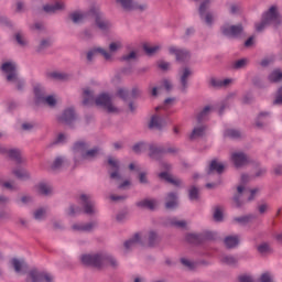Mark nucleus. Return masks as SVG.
Segmentation results:
<instances>
[{
  "mask_svg": "<svg viewBox=\"0 0 282 282\" xmlns=\"http://www.w3.org/2000/svg\"><path fill=\"white\" fill-rule=\"evenodd\" d=\"M98 54H100L101 56H104V58L106 61H111L113 58V55L111 53H109V51L97 46L91 48L88 53H87V59L88 61H94V58H96V56H98Z\"/></svg>",
  "mask_w": 282,
  "mask_h": 282,
  "instance_id": "ddd939ff",
  "label": "nucleus"
},
{
  "mask_svg": "<svg viewBox=\"0 0 282 282\" xmlns=\"http://www.w3.org/2000/svg\"><path fill=\"white\" fill-rule=\"evenodd\" d=\"M268 250H270V245H268V242H262L258 246V251L261 253L268 252Z\"/></svg>",
  "mask_w": 282,
  "mask_h": 282,
  "instance_id": "e2e57ef3",
  "label": "nucleus"
},
{
  "mask_svg": "<svg viewBox=\"0 0 282 282\" xmlns=\"http://www.w3.org/2000/svg\"><path fill=\"white\" fill-rule=\"evenodd\" d=\"M181 263L185 267L188 268V270H193V268H195V262L192 261L188 258H182L181 259Z\"/></svg>",
  "mask_w": 282,
  "mask_h": 282,
  "instance_id": "3c124183",
  "label": "nucleus"
},
{
  "mask_svg": "<svg viewBox=\"0 0 282 282\" xmlns=\"http://www.w3.org/2000/svg\"><path fill=\"white\" fill-rule=\"evenodd\" d=\"M239 241H241V238L238 235L227 236L225 238V246L227 248H236V246H239Z\"/></svg>",
  "mask_w": 282,
  "mask_h": 282,
  "instance_id": "c85d7f7f",
  "label": "nucleus"
},
{
  "mask_svg": "<svg viewBox=\"0 0 282 282\" xmlns=\"http://www.w3.org/2000/svg\"><path fill=\"white\" fill-rule=\"evenodd\" d=\"M199 198V189L197 187H191L189 188V199L192 202H195V199Z\"/></svg>",
  "mask_w": 282,
  "mask_h": 282,
  "instance_id": "8fccbe9b",
  "label": "nucleus"
},
{
  "mask_svg": "<svg viewBox=\"0 0 282 282\" xmlns=\"http://www.w3.org/2000/svg\"><path fill=\"white\" fill-rule=\"evenodd\" d=\"M76 118V112L74 111V108H68L64 110V112L59 116V122H66L69 123L72 120Z\"/></svg>",
  "mask_w": 282,
  "mask_h": 282,
  "instance_id": "b1692460",
  "label": "nucleus"
},
{
  "mask_svg": "<svg viewBox=\"0 0 282 282\" xmlns=\"http://www.w3.org/2000/svg\"><path fill=\"white\" fill-rule=\"evenodd\" d=\"M173 105H175V98H167L165 99L164 104L162 106H158L155 108V111H166V109H169L170 107H173Z\"/></svg>",
  "mask_w": 282,
  "mask_h": 282,
  "instance_id": "4c0bfd02",
  "label": "nucleus"
},
{
  "mask_svg": "<svg viewBox=\"0 0 282 282\" xmlns=\"http://www.w3.org/2000/svg\"><path fill=\"white\" fill-rule=\"evenodd\" d=\"M232 83H235V79L232 78H215L212 77L209 79V85H212V87H230V85H232Z\"/></svg>",
  "mask_w": 282,
  "mask_h": 282,
  "instance_id": "a211bd4d",
  "label": "nucleus"
},
{
  "mask_svg": "<svg viewBox=\"0 0 282 282\" xmlns=\"http://www.w3.org/2000/svg\"><path fill=\"white\" fill-rule=\"evenodd\" d=\"M269 80L271 83H279V80H282L281 69H275V70L271 72V74L269 75Z\"/></svg>",
  "mask_w": 282,
  "mask_h": 282,
  "instance_id": "a19ab883",
  "label": "nucleus"
},
{
  "mask_svg": "<svg viewBox=\"0 0 282 282\" xmlns=\"http://www.w3.org/2000/svg\"><path fill=\"white\" fill-rule=\"evenodd\" d=\"M169 52L176 56V61L180 63H184V61H188L191 58V53L184 48H180L177 46H170Z\"/></svg>",
  "mask_w": 282,
  "mask_h": 282,
  "instance_id": "2eb2a0df",
  "label": "nucleus"
},
{
  "mask_svg": "<svg viewBox=\"0 0 282 282\" xmlns=\"http://www.w3.org/2000/svg\"><path fill=\"white\" fill-rule=\"evenodd\" d=\"M2 72L7 76L9 83H19V75L17 74V63L6 62L2 64Z\"/></svg>",
  "mask_w": 282,
  "mask_h": 282,
  "instance_id": "6e6552de",
  "label": "nucleus"
},
{
  "mask_svg": "<svg viewBox=\"0 0 282 282\" xmlns=\"http://www.w3.org/2000/svg\"><path fill=\"white\" fill-rule=\"evenodd\" d=\"M166 126V121L164 119H161L160 116L154 115L151 117L149 122L150 129H162V127Z\"/></svg>",
  "mask_w": 282,
  "mask_h": 282,
  "instance_id": "5701e85b",
  "label": "nucleus"
},
{
  "mask_svg": "<svg viewBox=\"0 0 282 282\" xmlns=\"http://www.w3.org/2000/svg\"><path fill=\"white\" fill-rule=\"evenodd\" d=\"M127 89L124 88H119L118 91H117V96H119V98H122L124 100V98H127Z\"/></svg>",
  "mask_w": 282,
  "mask_h": 282,
  "instance_id": "69168bd1",
  "label": "nucleus"
},
{
  "mask_svg": "<svg viewBox=\"0 0 282 282\" xmlns=\"http://www.w3.org/2000/svg\"><path fill=\"white\" fill-rule=\"evenodd\" d=\"M84 265L101 268V265H118V260L107 253H85L80 257Z\"/></svg>",
  "mask_w": 282,
  "mask_h": 282,
  "instance_id": "f03ea898",
  "label": "nucleus"
},
{
  "mask_svg": "<svg viewBox=\"0 0 282 282\" xmlns=\"http://www.w3.org/2000/svg\"><path fill=\"white\" fill-rule=\"evenodd\" d=\"M214 219L215 221H223L224 220V208L216 207L214 210Z\"/></svg>",
  "mask_w": 282,
  "mask_h": 282,
  "instance_id": "a18cd8bd",
  "label": "nucleus"
},
{
  "mask_svg": "<svg viewBox=\"0 0 282 282\" xmlns=\"http://www.w3.org/2000/svg\"><path fill=\"white\" fill-rule=\"evenodd\" d=\"M135 58H138V52L135 51H132L130 54L123 57L124 61H133Z\"/></svg>",
  "mask_w": 282,
  "mask_h": 282,
  "instance_id": "0e129e2a",
  "label": "nucleus"
},
{
  "mask_svg": "<svg viewBox=\"0 0 282 282\" xmlns=\"http://www.w3.org/2000/svg\"><path fill=\"white\" fill-rule=\"evenodd\" d=\"M226 165L221 161L213 160L207 167V173H224Z\"/></svg>",
  "mask_w": 282,
  "mask_h": 282,
  "instance_id": "aec40b11",
  "label": "nucleus"
},
{
  "mask_svg": "<svg viewBox=\"0 0 282 282\" xmlns=\"http://www.w3.org/2000/svg\"><path fill=\"white\" fill-rule=\"evenodd\" d=\"M143 50L149 56H153V54L160 52V46L155 44H144Z\"/></svg>",
  "mask_w": 282,
  "mask_h": 282,
  "instance_id": "f704fd0d",
  "label": "nucleus"
},
{
  "mask_svg": "<svg viewBox=\"0 0 282 282\" xmlns=\"http://www.w3.org/2000/svg\"><path fill=\"white\" fill-rule=\"evenodd\" d=\"M95 105H97V107H101L108 111V113H118L120 111V108L113 105V99L111 96L105 93L96 97Z\"/></svg>",
  "mask_w": 282,
  "mask_h": 282,
  "instance_id": "39448f33",
  "label": "nucleus"
},
{
  "mask_svg": "<svg viewBox=\"0 0 282 282\" xmlns=\"http://www.w3.org/2000/svg\"><path fill=\"white\" fill-rule=\"evenodd\" d=\"M46 215L45 208H39L34 212V219L41 220L44 219Z\"/></svg>",
  "mask_w": 282,
  "mask_h": 282,
  "instance_id": "603ef678",
  "label": "nucleus"
},
{
  "mask_svg": "<svg viewBox=\"0 0 282 282\" xmlns=\"http://www.w3.org/2000/svg\"><path fill=\"white\" fill-rule=\"evenodd\" d=\"M270 25L268 22H265L262 18V20L258 23H256V31L257 32H263L264 28H268Z\"/></svg>",
  "mask_w": 282,
  "mask_h": 282,
  "instance_id": "6e6d98bb",
  "label": "nucleus"
},
{
  "mask_svg": "<svg viewBox=\"0 0 282 282\" xmlns=\"http://www.w3.org/2000/svg\"><path fill=\"white\" fill-rule=\"evenodd\" d=\"M262 21H265L269 25L279 28L282 25V15L279 13V9L272 6L268 11L262 14Z\"/></svg>",
  "mask_w": 282,
  "mask_h": 282,
  "instance_id": "0eeeda50",
  "label": "nucleus"
},
{
  "mask_svg": "<svg viewBox=\"0 0 282 282\" xmlns=\"http://www.w3.org/2000/svg\"><path fill=\"white\" fill-rule=\"evenodd\" d=\"M139 182H140L141 184H147V182H149V180L147 178L145 172H141V173L139 174Z\"/></svg>",
  "mask_w": 282,
  "mask_h": 282,
  "instance_id": "338daca9",
  "label": "nucleus"
},
{
  "mask_svg": "<svg viewBox=\"0 0 282 282\" xmlns=\"http://www.w3.org/2000/svg\"><path fill=\"white\" fill-rule=\"evenodd\" d=\"M149 243L153 246L158 241V234L155 231H149L148 234H135L131 239L124 242V248L131 250L135 248L138 243Z\"/></svg>",
  "mask_w": 282,
  "mask_h": 282,
  "instance_id": "7ed1b4c3",
  "label": "nucleus"
},
{
  "mask_svg": "<svg viewBox=\"0 0 282 282\" xmlns=\"http://www.w3.org/2000/svg\"><path fill=\"white\" fill-rule=\"evenodd\" d=\"M246 191V186L240 185L237 187L238 195L234 196V204L237 208L241 206V202L239 200V197H241L242 193Z\"/></svg>",
  "mask_w": 282,
  "mask_h": 282,
  "instance_id": "ea45409f",
  "label": "nucleus"
},
{
  "mask_svg": "<svg viewBox=\"0 0 282 282\" xmlns=\"http://www.w3.org/2000/svg\"><path fill=\"white\" fill-rule=\"evenodd\" d=\"M13 174L15 177H19V180H28L30 177V173L22 167H18L13 171Z\"/></svg>",
  "mask_w": 282,
  "mask_h": 282,
  "instance_id": "58836bf2",
  "label": "nucleus"
},
{
  "mask_svg": "<svg viewBox=\"0 0 282 282\" xmlns=\"http://www.w3.org/2000/svg\"><path fill=\"white\" fill-rule=\"evenodd\" d=\"M221 34L224 36H228L229 39H235V36H239L241 32H243V26L241 24L238 25H230L229 23H225L220 28Z\"/></svg>",
  "mask_w": 282,
  "mask_h": 282,
  "instance_id": "9b49d317",
  "label": "nucleus"
},
{
  "mask_svg": "<svg viewBox=\"0 0 282 282\" xmlns=\"http://www.w3.org/2000/svg\"><path fill=\"white\" fill-rule=\"evenodd\" d=\"M52 276L48 273L41 271H31L28 282H51Z\"/></svg>",
  "mask_w": 282,
  "mask_h": 282,
  "instance_id": "dca6fc26",
  "label": "nucleus"
},
{
  "mask_svg": "<svg viewBox=\"0 0 282 282\" xmlns=\"http://www.w3.org/2000/svg\"><path fill=\"white\" fill-rule=\"evenodd\" d=\"M265 118H268V112H261L256 120V127H263Z\"/></svg>",
  "mask_w": 282,
  "mask_h": 282,
  "instance_id": "de8ad7c7",
  "label": "nucleus"
},
{
  "mask_svg": "<svg viewBox=\"0 0 282 282\" xmlns=\"http://www.w3.org/2000/svg\"><path fill=\"white\" fill-rule=\"evenodd\" d=\"M268 208H270V206H268V204H261L258 207V210L261 215H263V213H268Z\"/></svg>",
  "mask_w": 282,
  "mask_h": 282,
  "instance_id": "774afa93",
  "label": "nucleus"
},
{
  "mask_svg": "<svg viewBox=\"0 0 282 282\" xmlns=\"http://www.w3.org/2000/svg\"><path fill=\"white\" fill-rule=\"evenodd\" d=\"M239 282H254V278L250 274H242L238 276Z\"/></svg>",
  "mask_w": 282,
  "mask_h": 282,
  "instance_id": "4d7b16f0",
  "label": "nucleus"
},
{
  "mask_svg": "<svg viewBox=\"0 0 282 282\" xmlns=\"http://www.w3.org/2000/svg\"><path fill=\"white\" fill-rule=\"evenodd\" d=\"M134 153H142V151H150V158H153V153H160V149L155 148V145H149L144 142H139L133 145Z\"/></svg>",
  "mask_w": 282,
  "mask_h": 282,
  "instance_id": "f3484780",
  "label": "nucleus"
},
{
  "mask_svg": "<svg viewBox=\"0 0 282 282\" xmlns=\"http://www.w3.org/2000/svg\"><path fill=\"white\" fill-rule=\"evenodd\" d=\"M162 87L166 89V91H171V89H173V84L169 79H163Z\"/></svg>",
  "mask_w": 282,
  "mask_h": 282,
  "instance_id": "680f3d73",
  "label": "nucleus"
},
{
  "mask_svg": "<svg viewBox=\"0 0 282 282\" xmlns=\"http://www.w3.org/2000/svg\"><path fill=\"white\" fill-rule=\"evenodd\" d=\"M213 113V106H206L203 108V110L198 113V121L204 120L207 116H210Z\"/></svg>",
  "mask_w": 282,
  "mask_h": 282,
  "instance_id": "37998d69",
  "label": "nucleus"
},
{
  "mask_svg": "<svg viewBox=\"0 0 282 282\" xmlns=\"http://www.w3.org/2000/svg\"><path fill=\"white\" fill-rule=\"evenodd\" d=\"M158 66L160 67V69H163V72L171 69V63H169V62L160 61L158 63Z\"/></svg>",
  "mask_w": 282,
  "mask_h": 282,
  "instance_id": "bf43d9fd",
  "label": "nucleus"
},
{
  "mask_svg": "<svg viewBox=\"0 0 282 282\" xmlns=\"http://www.w3.org/2000/svg\"><path fill=\"white\" fill-rule=\"evenodd\" d=\"M91 18L95 19V25L100 30L101 32H107V30H110L111 22L105 18V14L100 12V9L97 7H93L90 9Z\"/></svg>",
  "mask_w": 282,
  "mask_h": 282,
  "instance_id": "423d86ee",
  "label": "nucleus"
},
{
  "mask_svg": "<svg viewBox=\"0 0 282 282\" xmlns=\"http://www.w3.org/2000/svg\"><path fill=\"white\" fill-rule=\"evenodd\" d=\"M108 164L110 166L109 173L111 180H117V182H120V180H124V174L122 173V170H120V163L116 158H109Z\"/></svg>",
  "mask_w": 282,
  "mask_h": 282,
  "instance_id": "1a4fd4ad",
  "label": "nucleus"
},
{
  "mask_svg": "<svg viewBox=\"0 0 282 282\" xmlns=\"http://www.w3.org/2000/svg\"><path fill=\"white\" fill-rule=\"evenodd\" d=\"M91 228H94L93 224L75 223L72 226V230H74V232H89Z\"/></svg>",
  "mask_w": 282,
  "mask_h": 282,
  "instance_id": "bb28decb",
  "label": "nucleus"
},
{
  "mask_svg": "<svg viewBox=\"0 0 282 282\" xmlns=\"http://www.w3.org/2000/svg\"><path fill=\"white\" fill-rule=\"evenodd\" d=\"M220 261L227 265H235L237 263V258L235 256L223 254L220 256Z\"/></svg>",
  "mask_w": 282,
  "mask_h": 282,
  "instance_id": "c9c22d12",
  "label": "nucleus"
},
{
  "mask_svg": "<svg viewBox=\"0 0 282 282\" xmlns=\"http://www.w3.org/2000/svg\"><path fill=\"white\" fill-rule=\"evenodd\" d=\"M94 98V93L89 89L84 90V105H89L90 100Z\"/></svg>",
  "mask_w": 282,
  "mask_h": 282,
  "instance_id": "09e8293b",
  "label": "nucleus"
},
{
  "mask_svg": "<svg viewBox=\"0 0 282 282\" xmlns=\"http://www.w3.org/2000/svg\"><path fill=\"white\" fill-rule=\"evenodd\" d=\"M34 188L40 195H50L52 193V185L50 183L41 182Z\"/></svg>",
  "mask_w": 282,
  "mask_h": 282,
  "instance_id": "393cba45",
  "label": "nucleus"
},
{
  "mask_svg": "<svg viewBox=\"0 0 282 282\" xmlns=\"http://www.w3.org/2000/svg\"><path fill=\"white\" fill-rule=\"evenodd\" d=\"M206 133V127L203 124L195 126L192 133L189 134L191 140H197V138H202Z\"/></svg>",
  "mask_w": 282,
  "mask_h": 282,
  "instance_id": "c756f323",
  "label": "nucleus"
},
{
  "mask_svg": "<svg viewBox=\"0 0 282 282\" xmlns=\"http://www.w3.org/2000/svg\"><path fill=\"white\" fill-rule=\"evenodd\" d=\"M230 161L236 166V169H241L248 164V155L242 151H235L230 154Z\"/></svg>",
  "mask_w": 282,
  "mask_h": 282,
  "instance_id": "f8f14e48",
  "label": "nucleus"
},
{
  "mask_svg": "<svg viewBox=\"0 0 282 282\" xmlns=\"http://www.w3.org/2000/svg\"><path fill=\"white\" fill-rule=\"evenodd\" d=\"M240 135H241V132H239V130H236V129H232V128L226 129L224 131V137L225 138H239Z\"/></svg>",
  "mask_w": 282,
  "mask_h": 282,
  "instance_id": "c03bdc74",
  "label": "nucleus"
},
{
  "mask_svg": "<svg viewBox=\"0 0 282 282\" xmlns=\"http://www.w3.org/2000/svg\"><path fill=\"white\" fill-rule=\"evenodd\" d=\"M160 180H164L165 182H170V184H174V186H180L182 184V181L178 178L173 177L171 173L169 172H161L159 174Z\"/></svg>",
  "mask_w": 282,
  "mask_h": 282,
  "instance_id": "a878e982",
  "label": "nucleus"
},
{
  "mask_svg": "<svg viewBox=\"0 0 282 282\" xmlns=\"http://www.w3.org/2000/svg\"><path fill=\"white\" fill-rule=\"evenodd\" d=\"M186 239L189 243H199L200 237L197 234H188Z\"/></svg>",
  "mask_w": 282,
  "mask_h": 282,
  "instance_id": "5fc2aeb1",
  "label": "nucleus"
},
{
  "mask_svg": "<svg viewBox=\"0 0 282 282\" xmlns=\"http://www.w3.org/2000/svg\"><path fill=\"white\" fill-rule=\"evenodd\" d=\"M252 219H254L253 215H247V216H240V217L234 218L236 224H240L241 226H245V224H250Z\"/></svg>",
  "mask_w": 282,
  "mask_h": 282,
  "instance_id": "e433bc0d",
  "label": "nucleus"
},
{
  "mask_svg": "<svg viewBox=\"0 0 282 282\" xmlns=\"http://www.w3.org/2000/svg\"><path fill=\"white\" fill-rule=\"evenodd\" d=\"M78 213V207L75 205H70L67 209H66V215H68V217H74V215Z\"/></svg>",
  "mask_w": 282,
  "mask_h": 282,
  "instance_id": "13d9d810",
  "label": "nucleus"
},
{
  "mask_svg": "<svg viewBox=\"0 0 282 282\" xmlns=\"http://www.w3.org/2000/svg\"><path fill=\"white\" fill-rule=\"evenodd\" d=\"M98 153V149L89 150V145L83 141L76 142L73 147V158L76 166H80L85 162H91Z\"/></svg>",
  "mask_w": 282,
  "mask_h": 282,
  "instance_id": "f257e3e1",
  "label": "nucleus"
},
{
  "mask_svg": "<svg viewBox=\"0 0 282 282\" xmlns=\"http://www.w3.org/2000/svg\"><path fill=\"white\" fill-rule=\"evenodd\" d=\"M15 41L19 43V45H28V40L25 39V35H23V33H17Z\"/></svg>",
  "mask_w": 282,
  "mask_h": 282,
  "instance_id": "864d4df0",
  "label": "nucleus"
},
{
  "mask_svg": "<svg viewBox=\"0 0 282 282\" xmlns=\"http://www.w3.org/2000/svg\"><path fill=\"white\" fill-rule=\"evenodd\" d=\"M34 95L36 102L48 105V107H56V102H58V97H56V95H48L45 97V89L41 85L34 86Z\"/></svg>",
  "mask_w": 282,
  "mask_h": 282,
  "instance_id": "20e7f679",
  "label": "nucleus"
},
{
  "mask_svg": "<svg viewBox=\"0 0 282 282\" xmlns=\"http://www.w3.org/2000/svg\"><path fill=\"white\" fill-rule=\"evenodd\" d=\"M11 264L13 265L15 272H23V270L26 268L25 261L17 258L11 260Z\"/></svg>",
  "mask_w": 282,
  "mask_h": 282,
  "instance_id": "473e14b6",
  "label": "nucleus"
},
{
  "mask_svg": "<svg viewBox=\"0 0 282 282\" xmlns=\"http://www.w3.org/2000/svg\"><path fill=\"white\" fill-rule=\"evenodd\" d=\"M65 162H67V160H65V156H57L52 164L53 171H56V169L65 166Z\"/></svg>",
  "mask_w": 282,
  "mask_h": 282,
  "instance_id": "79ce46f5",
  "label": "nucleus"
},
{
  "mask_svg": "<svg viewBox=\"0 0 282 282\" xmlns=\"http://www.w3.org/2000/svg\"><path fill=\"white\" fill-rule=\"evenodd\" d=\"M61 10H65V2H63V0H57L51 4L44 6V11L50 14H54V12H58Z\"/></svg>",
  "mask_w": 282,
  "mask_h": 282,
  "instance_id": "412c9836",
  "label": "nucleus"
},
{
  "mask_svg": "<svg viewBox=\"0 0 282 282\" xmlns=\"http://www.w3.org/2000/svg\"><path fill=\"white\" fill-rule=\"evenodd\" d=\"M124 10H144L147 6L137 4L133 0H117Z\"/></svg>",
  "mask_w": 282,
  "mask_h": 282,
  "instance_id": "4be33fe9",
  "label": "nucleus"
},
{
  "mask_svg": "<svg viewBox=\"0 0 282 282\" xmlns=\"http://www.w3.org/2000/svg\"><path fill=\"white\" fill-rule=\"evenodd\" d=\"M52 45V40L44 39L40 42V50H45V47H50Z\"/></svg>",
  "mask_w": 282,
  "mask_h": 282,
  "instance_id": "052dcab7",
  "label": "nucleus"
},
{
  "mask_svg": "<svg viewBox=\"0 0 282 282\" xmlns=\"http://www.w3.org/2000/svg\"><path fill=\"white\" fill-rule=\"evenodd\" d=\"M176 205H177V195H175L174 193H170L165 199L166 208H175Z\"/></svg>",
  "mask_w": 282,
  "mask_h": 282,
  "instance_id": "2f4dec72",
  "label": "nucleus"
},
{
  "mask_svg": "<svg viewBox=\"0 0 282 282\" xmlns=\"http://www.w3.org/2000/svg\"><path fill=\"white\" fill-rule=\"evenodd\" d=\"M122 50V40H115L109 44V54L113 56L116 52Z\"/></svg>",
  "mask_w": 282,
  "mask_h": 282,
  "instance_id": "7c9ffc66",
  "label": "nucleus"
},
{
  "mask_svg": "<svg viewBox=\"0 0 282 282\" xmlns=\"http://www.w3.org/2000/svg\"><path fill=\"white\" fill-rule=\"evenodd\" d=\"M4 153L11 158V160H15V162H21V151L17 149H10V150H4Z\"/></svg>",
  "mask_w": 282,
  "mask_h": 282,
  "instance_id": "72a5a7b5",
  "label": "nucleus"
},
{
  "mask_svg": "<svg viewBox=\"0 0 282 282\" xmlns=\"http://www.w3.org/2000/svg\"><path fill=\"white\" fill-rule=\"evenodd\" d=\"M247 65H248V58H240L234 63L235 69H243V67H247Z\"/></svg>",
  "mask_w": 282,
  "mask_h": 282,
  "instance_id": "49530a36",
  "label": "nucleus"
},
{
  "mask_svg": "<svg viewBox=\"0 0 282 282\" xmlns=\"http://www.w3.org/2000/svg\"><path fill=\"white\" fill-rule=\"evenodd\" d=\"M137 206L139 208H148L149 210H153V208L158 206V202L155 199L145 198V199L139 200L137 203Z\"/></svg>",
  "mask_w": 282,
  "mask_h": 282,
  "instance_id": "cd10ccee",
  "label": "nucleus"
},
{
  "mask_svg": "<svg viewBox=\"0 0 282 282\" xmlns=\"http://www.w3.org/2000/svg\"><path fill=\"white\" fill-rule=\"evenodd\" d=\"M88 17H91V9L88 12L85 11H75L70 13V19L73 23H83Z\"/></svg>",
  "mask_w": 282,
  "mask_h": 282,
  "instance_id": "6ab92c4d",
  "label": "nucleus"
},
{
  "mask_svg": "<svg viewBox=\"0 0 282 282\" xmlns=\"http://www.w3.org/2000/svg\"><path fill=\"white\" fill-rule=\"evenodd\" d=\"M79 204H82L86 215H94L96 213V203L93 202L91 195L82 194L79 196Z\"/></svg>",
  "mask_w": 282,
  "mask_h": 282,
  "instance_id": "9d476101",
  "label": "nucleus"
},
{
  "mask_svg": "<svg viewBox=\"0 0 282 282\" xmlns=\"http://www.w3.org/2000/svg\"><path fill=\"white\" fill-rule=\"evenodd\" d=\"M193 70L188 67H183L178 70L181 91H186L188 89V77H191Z\"/></svg>",
  "mask_w": 282,
  "mask_h": 282,
  "instance_id": "4468645a",
  "label": "nucleus"
}]
</instances>
